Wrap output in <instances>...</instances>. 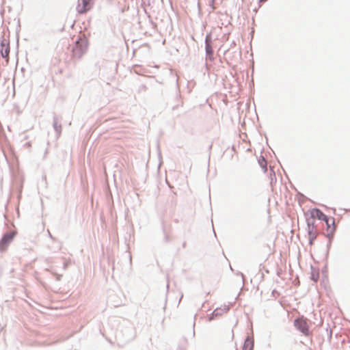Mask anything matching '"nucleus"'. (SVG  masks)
I'll use <instances>...</instances> for the list:
<instances>
[{"label":"nucleus","mask_w":350,"mask_h":350,"mask_svg":"<svg viewBox=\"0 0 350 350\" xmlns=\"http://www.w3.org/2000/svg\"><path fill=\"white\" fill-rule=\"evenodd\" d=\"M294 325L304 335H311V332L310 331L309 329L308 320L306 318L301 317L296 319L294 321Z\"/></svg>","instance_id":"obj_1"},{"label":"nucleus","mask_w":350,"mask_h":350,"mask_svg":"<svg viewBox=\"0 0 350 350\" xmlns=\"http://www.w3.org/2000/svg\"><path fill=\"white\" fill-rule=\"evenodd\" d=\"M88 48V41L83 38H80L77 42L75 47L73 49V54L75 56L81 57L83 52Z\"/></svg>","instance_id":"obj_2"},{"label":"nucleus","mask_w":350,"mask_h":350,"mask_svg":"<svg viewBox=\"0 0 350 350\" xmlns=\"http://www.w3.org/2000/svg\"><path fill=\"white\" fill-rule=\"evenodd\" d=\"M325 223L326 228L325 231L327 233V236L329 237V241L331 240V237L333 236L335 230V221L333 217H327L326 219L323 221Z\"/></svg>","instance_id":"obj_3"},{"label":"nucleus","mask_w":350,"mask_h":350,"mask_svg":"<svg viewBox=\"0 0 350 350\" xmlns=\"http://www.w3.org/2000/svg\"><path fill=\"white\" fill-rule=\"evenodd\" d=\"M91 0H79L77 5V10L82 14L90 10Z\"/></svg>","instance_id":"obj_4"},{"label":"nucleus","mask_w":350,"mask_h":350,"mask_svg":"<svg viewBox=\"0 0 350 350\" xmlns=\"http://www.w3.org/2000/svg\"><path fill=\"white\" fill-rule=\"evenodd\" d=\"M317 236V231L314 224H312L311 226H308V240L309 244L312 245Z\"/></svg>","instance_id":"obj_5"},{"label":"nucleus","mask_w":350,"mask_h":350,"mask_svg":"<svg viewBox=\"0 0 350 350\" xmlns=\"http://www.w3.org/2000/svg\"><path fill=\"white\" fill-rule=\"evenodd\" d=\"M14 233L6 234L3 236V239L0 242V249L1 250H5L8 245L11 242L14 238Z\"/></svg>","instance_id":"obj_6"},{"label":"nucleus","mask_w":350,"mask_h":350,"mask_svg":"<svg viewBox=\"0 0 350 350\" xmlns=\"http://www.w3.org/2000/svg\"><path fill=\"white\" fill-rule=\"evenodd\" d=\"M310 215L313 219L324 221L327 217L320 209L313 208L310 211Z\"/></svg>","instance_id":"obj_7"},{"label":"nucleus","mask_w":350,"mask_h":350,"mask_svg":"<svg viewBox=\"0 0 350 350\" xmlns=\"http://www.w3.org/2000/svg\"><path fill=\"white\" fill-rule=\"evenodd\" d=\"M0 51H1V56L3 58H5L6 59V62H8L9 53H10V46H9V44L8 43H6L5 42L3 41L1 43Z\"/></svg>","instance_id":"obj_8"},{"label":"nucleus","mask_w":350,"mask_h":350,"mask_svg":"<svg viewBox=\"0 0 350 350\" xmlns=\"http://www.w3.org/2000/svg\"><path fill=\"white\" fill-rule=\"evenodd\" d=\"M254 344L248 338L245 340L242 350H253Z\"/></svg>","instance_id":"obj_9"},{"label":"nucleus","mask_w":350,"mask_h":350,"mask_svg":"<svg viewBox=\"0 0 350 350\" xmlns=\"http://www.w3.org/2000/svg\"><path fill=\"white\" fill-rule=\"evenodd\" d=\"M219 314H221L219 312V310L218 309L215 310L212 314V317H209L208 321H211L213 318V316H217Z\"/></svg>","instance_id":"obj_10"},{"label":"nucleus","mask_w":350,"mask_h":350,"mask_svg":"<svg viewBox=\"0 0 350 350\" xmlns=\"http://www.w3.org/2000/svg\"><path fill=\"white\" fill-rule=\"evenodd\" d=\"M206 51L207 52V53L208 54H211L213 53V50H212V48L211 46H210V44H206Z\"/></svg>","instance_id":"obj_11"},{"label":"nucleus","mask_w":350,"mask_h":350,"mask_svg":"<svg viewBox=\"0 0 350 350\" xmlns=\"http://www.w3.org/2000/svg\"><path fill=\"white\" fill-rule=\"evenodd\" d=\"M260 165L264 168L265 171L267 170L266 161L264 159L260 162Z\"/></svg>","instance_id":"obj_12"},{"label":"nucleus","mask_w":350,"mask_h":350,"mask_svg":"<svg viewBox=\"0 0 350 350\" xmlns=\"http://www.w3.org/2000/svg\"><path fill=\"white\" fill-rule=\"evenodd\" d=\"M215 0H213V1H214Z\"/></svg>","instance_id":"obj_13"}]
</instances>
